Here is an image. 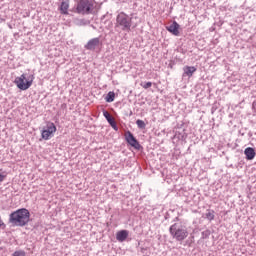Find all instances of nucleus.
I'll return each mask as SVG.
<instances>
[{"label":"nucleus","instance_id":"5","mask_svg":"<svg viewBox=\"0 0 256 256\" xmlns=\"http://www.w3.org/2000/svg\"><path fill=\"white\" fill-rule=\"evenodd\" d=\"M55 133H57V126H55V123L47 122L46 127L41 131V137L44 141H49L51 137H54Z\"/></svg>","mask_w":256,"mask_h":256},{"label":"nucleus","instance_id":"17","mask_svg":"<svg viewBox=\"0 0 256 256\" xmlns=\"http://www.w3.org/2000/svg\"><path fill=\"white\" fill-rule=\"evenodd\" d=\"M136 125L139 127V129H145V121L143 120H137Z\"/></svg>","mask_w":256,"mask_h":256},{"label":"nucleus","instance_id":"10","mask_svg":"<svg viewBox=\"0 0 256 256\" xmlns=\"http://www.w3.org/2000/svg\"><path fill=\"white\" fill-rule=\"evenodd\" d=\"M180 27L181 26L179 25V23L174 21L169 27H167V31H169V33H172V35H175L176 37H179Z\"/></svg>","mask_w":256,"mask_h":256},{"label":"nucleus","instance_id":"6","mask_svg":"<svg viewBox=\"0 0 256 256\" xmlns=\"http://www.w3.org/2000/svg\"><path fill=\"white\" fill-rule=\"evenodd\" d=\"M117 23L123 27V29H131V19H129V16L123 12L118 14Z\"/></svg>","mask_w":256,"mask_h":256},{"label":"nucleus","instance_id":"7","mask_svg":"<svg viewBox=\"0 0 256 256\" xmlns=\"http://www.w3.org/2000/svg\"><path fill=\"white\" fill-rule=\"evenodd\" d=\"M99 45H101V40L99 38H92L85 45V49L87 51H95Z\"/></svg>","mask_w":256,"mask_h":256},{"label":"nucleus","instance_id":"8","mask_svg":"<svg viewBox=\"0 0 256 256\" xmlns=\"http://www.w3.org/2000/svg\"><path fill=\"white\" fill-rule=\"evenodd\" d=\"M125 139L127 143L131 145V147H135V148L139 147V142L137 141L135 136H133V133H131V131H128L125 133Z\"/></svg>","mask_w":256,"mask_h":256},{"label":"nucleus","instance_id":"19","mask_svg":"<svg viewBox=\"0 0 256 256\" xmlns=\"http://www.w3.org/2000/svg\"><path fill=\"white\" fill-rule=\"evenodd\" d=\"M141 87H143V89H150V87H153V83L146 82L145 84H141Z\"/></svg>","mask_w":256,"mask_h":256},{"label":"nucleus","instance_id":"14","mask_svg":"<svg viewBox=\"0 0 256 256\" xmlns=\"http://www.w3.org/2000/svg\"><path fill=\"white\" fill-rule=\"evenodd\" d=\"M62 15H69V0L63 1L60 5Z\"/></svg>","mask_w":256,"mask_h":256},{"label":"nucleus","instance_id":"20","mask_svg":"<svg viewBox=\"0 0 256 256\" xmlns=\"http://www.w3.org/2000/svg\"><path fill=\"white\" fill-rule=\"evenodd\" d=\"M5 177H7V176L0 174V183H3V181H5Z\"/></svg>","mask_w":256,"mask_h":256},{"label":"nucleus","instance_id":"12","mask_svg":"<svg viewBox=\"0 0 256 256\" xmlns=\"http://www.w3.org/2000/svg\"><path fill=\"white\" fill-rule=\"evenodd\" d=\"M244 155H246V159L248 161H253V159H255V149H253L252 147H248L244 150Z\"/></svg>","mask_w":256,"mask_h":256},{"label":"nucleus","instance_id":"18","mask_svg":"<svg viewBox=\"0 0 256 256\" xmlns=\"http://www.w3.org/2000/svg\"><path fill=\"white\" fill-rule=\"evenodd\" d=\"M27 254L23 250L15 251L13 256H26Z\"/></svg>","mask_w":256,"mask_h":256},{"label":"nucleus","instance_id":"4","mask_svg":"<svg viewBox=\"0 0 256 256\" xmlns=\"http://www.w3.org/2000/svg\"><path fill=\"white\" fill-rule=\"evenodd\" d=\"M34 80L35 76L33 75L22 74L15 78L14 83L21 91H27L33 85Z\"/></svg>","mask_w":256,"mask_h":256},{"label":"nucleus","instance_id":"3","mask_svg":"<svg viewBox=\"0 0 256 256\" xmlns=\"http://www.w3.org/2000/svg\"><path fill=\"white\" fill-rule=\"evenodd\" d=\"M169 231L171 237H173L176 241H185V239L189 237V231H187V227L177 223L171 225Z\"/></svg>","mask_w":256,"mask_h":256},{"label":"nucleus","instance_id":"11","mask_svg":"<svg viewBox=\"0 0 256 256\" xmlns=\"http://www.w3.org/2000/svg\"><path fill=\"white\" fill-rule=\"evenodd\" d=\"M127 237H129V231L127 230H120L116 233V239L120 243H123V241H125Z\"/></svg>","mask_w":256,"mask_h":256},{"label":"nucleus","instance_id":"9","mask_svg":"<svg viewBox=\"0 0 256 256\" xmlns=\"http://www.w3.org/2000/svg\"><path fill=\"white\" fill-rule=\"evenodd\" d=\"M103 116L108 121L112 129H114V131H117V122H115V118H113V116H111L108 111H103Z\"/></svg>","mask_w":256,"mask_h":256},{"label":"nucleus","instance_id":"13","mask_svg":"<svg viewBox=\"0 0 256 256\" xmlns=\"http://www.w3.org/2000/svg\"><path fill=\"white\" fill-rule=\"evenodd\" d=\"M184 74L183 77H193V73L197 71V68L195 66H185L183 68Z\"/></svg>","mask_w":256,"mask_h":256},{"label":"nucleus","instance_id":"16","mask_svg":"<svg viewBox=\"0 0 256 256\" xmlns=\"http://www.w3.org/2000/svg\"><path fill=\"white\" fill-rule=\"evenodd\" d=\"M105 99L107 103H113L115 101V92H109Z\"/></svg>","mask_w":256,"mask_h":256},{"label":"nucleus","instance_id":"2","mask_svg":"<svg viewBox=\"0 0 256 256\" xmlns=\"http://www.w3.org/2000/svg\"><path fill=\"white\" fill-rule=\"evenodd\" d=\"M30 217L31 213H29V210L22 208L12 212L9 221L14 227H25L29 223Z\"/></svg>","mask_w":256,"mask_h":256},{"label":"nucleus","instance_id":"21","mask_svg":"<svg viewBox=\"0 0 256 256\" xmlns=\"http://www.w3.org/2000/svg\"><path fill=\"white\" fill-rule=\"evenodd\" d=\"M0 227H5V223L1 221V216H0Z\"/></svg>","mask_w":256,"mask_h":256},{"label":"nucleus","instance_id":"1","mask_svg":"<svg viewBox=\"0 0 256 256\" xmlns=\"http://www.w3.org/2000/svg\"><path fill=\"white\" fill-rule=\"evenodd\" d=\"M99 4L95 0H77L76 13L80 15H97Z\"/></svg>","mask_w":256,"mask_h":256},{"label":"nucleus","instance_id":"15","mask_svg":"<svg viewBox=\"0 0 256 256\" xmlns=\"http://www.w3.org/2000/svg\"><path fill=\"white\" fill-rule=\"evenodd\" d=\"M206 219L208 221H213L215 219V211L214 210H207V213L205 214Z\"/></svg>","mask_w":256,"mask_h":256}]
</instances>
